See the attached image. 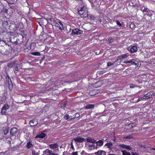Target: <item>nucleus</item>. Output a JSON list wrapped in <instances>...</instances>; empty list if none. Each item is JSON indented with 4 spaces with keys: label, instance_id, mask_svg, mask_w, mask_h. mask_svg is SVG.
Listing matches in <instances>:
<instances>
[{
    "label": "nucleus",
    "instance_id": "nucleus-1",
    "mask_svg": "<svg viewBox=\"0 0 155 155\" xmlns=\"http://www.w3.org/2000/svg\"><path fill=\"white\" fill-rule=\"evenodd\" d=\"M9 106L8 104H6L2 108L1 113L2 115H5L6 113L7 110L9 108Z\"/></svg>",
    "mask_w": 155,
    "mask_h": 155
},
{
    "label": "nucleus",
    "instance_id": "nucleus-2",
    "mask_svg": "<svg viewBox=\"0 0 155 155\" xmlns=\"http://www.w3.org/2000/svg\"><path fill=\"white\" fill-rule=\"evenodd\" d=\"M45 19L47 21L48 23L51 24L52 26L56 22L54 18L51 17H48L47 18H45Z\"/></svg>",
    "mask_w": 155,
    "mask_h": 155
},
{
    "label": "nucleus",
    "instance_id": "nucleus-3",
    "mask_svg": "<svg viewBox=\"0 0 155 155\" xmlns=\"http://www.w3.org/2000/svg\"><path fill=\"white\" fill-rule=\"evenodd\" d=\"M127 50L131 53L136 52L137 50V48L136 45L133 46L131 47H129L127 48Z\"/></svg>",
    "mask_w": 155,
    "mask_h": 155
},
{
    "label": "nucleus",
    "instance_id": "nucleus-4",
    "mask_svg": "<svg viewBox=\"0 0 155 155\" xmlns=\"http://www.w3.org/2000/svg\"><path fill=\"white\" fill-rule=\"evenodd\" d=\"M83 33V31L78 28H75L72 30V33L74 35H80Z\"/></svg>",
    "mask_w": 155,
    "mask_h": 155
},
{
    "label": "nucleus",
    "instance_id": "nucleus-5",
    "mask_svg": "<svg viewBox=\"0 0 155 155\" xmlns=\"http://www.w3.org/2000/svg\"><path fill=\"white\" fill-rule=\"evenodd\" d=\"M8 9H5V7L3 4L2 3V5L0 6V13L3 12L4 13V15H5L6 14H8Z\"/></svg>",
    "mask_w": 155,
    "mask_h": 155
},
{
    "label": "nucleus",
    "instance_id": "nucleus-6",
    "mask_svg": "<svg viewBox=\"0 0 155 155\" xmlns=\"http://www.w3.org/2000/svg\"><path fill=\"white\" fill-rule=\"evenodd\" d=\"M85 139L84 138L81 137L80 136H77L74 139L75 142L81 143L84 141H85Z\"/></svg>",
    "mask_w": 155,
    "mask_h": 155
},
{
    "label": "nucleus",
    "instance_id": "nucleus-7",
    "mask_svg": "<svg viewBox=\"0 0 155 155\" xmlns=\"http://www.w3.org/2000/svg\"><path fill=\"white\" fill-rule=\"evenodd\" d=\"M17 64L15 65V68H14L15 71L14 73H15V71H18L22 68L21 64L19 63V62L17 61V63H16Z\"/></svg>",
    "mask_w": 155,
    "mask_h": 155
},
{
    "label": "nucleus",
    "instance_id": "nucleus-8",
    "mask_svg": "<svg viewBox=\"0 0 155 155\" xmlns=\"http://www.w3.org/2000/svg\"><path fill=\"white\" fill-rule=\"evenodd\" d=\"M118 146L120 147L121 149H126L129 151L131 150L132 149L130 146L125 145L124 144H120Z\"/></svg>",
    "mask_w": 155,
    "mask_h": 155
},
{
    "label": "nucleus",
    "instance_id": "nucleus-9",
    "mask_svg": "<svg viewBox=\"0 0 155 155\" xmlns=\"http://www.w3.org/2000/svg\"><path fill=\"white\" fill-rule=\"evenodd\" d=\"M17 132V129L16 128L13 127L11 130L10 133L12 136H15L16 135Z\"/></svg>",
    "mask_w": 155,
    "mask_h": 155
},
{
    "label": "nucleus",
    "instance_id": "nucleus-10",
    "mask_svg": "<svg viewBox=\"0 0 155 155\" xmlns=\"http://www.w3.org/2000/svg\"><path fill=\"white\" fill-rule=\"evenodd\" d=\"M87 8L86 7L84 6L81 8L80 10H78V13L81 16L82 15L83 13H84L85 11Z\"/></svg>",
    "mask_w": 155,
    "mask_h": 155
},
{
    "label": "nucleus",
    "instance_id": "nucleus-11",
    "mask_svg": "<svg viewBox=\"0 0 155 155\" xmlns=\"http://www.w3.org/2000/svg\"><path fill=\"white\" fill-rule=\"evenodd\" d=\"M38 124V120L35 119L31 120L30 122V124L31 127H34L37 125Z\"/></svg>",
    "mask_w": 155,
    "mask_h": 155
},
{
    "label": "nucleus",
    "instance_id": "nucleus-12",
    "mask_svg": "<svg viewBox=\"0 0 155 155\" xmlns=\"http://www.w3.org/2000/svg\"><path fill=\"white\" fill-rule=\"evenodd\" d=\"M152 95L151 94L150 92H148L147 94L145 95L143 97V99H145V100H147L150 98L152 97Z\"/></svg>",
    "mask_w": 155,
    "mask_h": 155
},
{
    "label": "nucleus",
    "instance_id": "nucleus-13",
    "mask_svg": "<svg viewBox=\"0 0 155 155\" xmlns=\"http://www.w3.org/2000/svg\"><path fill=\"white\" fill-rule=\"evenodd\" d=\"M45 136H35V138L36 140L40 142H43L45 140L44 137Z\"/></svg>",
    "mask_w": 155,
    "mask_h": 155
},
{
    "label": "nucleus",
    "instance_id": "nucleus-14",
    "mask_svg": "<svg viewBox=\"0 0 155 155\" xmlns=\"http://www.w3.org/2000/svg\"><path fill=\"white\" fill-rule=\"evenodd\" d=\"M23 37L21 35H20L17 38L16 42L17 44H19L21 43L22 41V38Z\"/></svg>",
    "mask_w": 155,
    "mask_h": 155
},
{
    "label": "nucleus",
    "instance_id": "nucleus-15",
    "mask_svg": "<svg viewBox=\"0 0 155 155\" xmlns=\"http://www.w3.org/2000/svg\"><path fill=\"white\" fill-rule=\"evenodd\" d=\"M16 63H17V61L11 62L8 64V66L9 68L15 67V65H16V64H17Z\"/></svg>",
    "mask_w": 155,
    "mask_h": 155
},
{
    "label": "nucleus",
    "instance_id": "nucleus-16",
    "mask_svg": "<svg viewBox=\"0 0 155 155\" xmlns=\"http://www.w3.org/2000/svg\"><path fill=\"white\" fill-rule=\"evenodd\" d=\"M7 47V45L5 44L3 46H0V53L2 54L5 51V48Z\"/></svg>",
    "mask_w": 155,
    "mask_h": 155
},
{
    "label": "nucleus",
    "instance_id": "nucleus-17",
    "mask_svg": "<svg viewBox=\"0 0 155 155\" xmlns=\"http://www.w3.org/2000/svg\"><path fill=\"white\" fill-rule=\"evenodd\" d=\"M50 131L49 130L46 129L43 132H40V134H38L36 136H46L48 134H47L48 133H49Z\"/></svg>",
    "mask_w": 155,
    "mask_h": 155
},
{
    "label": "nucleus",
    "instance_id": "nucleus-18",
    "mask_svg": "<svg viewBox=\"0 0 155 155\" xmlns=\"http://www.w3.org/2000/svg\"><path fill=\"white\" fill-rule=\"evenodd\" d=\"M43 154H48L49 155H58L57 154H55L52 153L51 151L48 149H46L44 151H43Z\"/></svg>",
    "mask_w": 155,
    "mask_h": 155
},
{
    "label": "nucleus",
    "instance_id": "nucleus-19",
    "mask_svg": "<svg viewBox=\"0 0 155 155\" xmlns=\"http://www.w3.org/2000/svg\"><path fill=\"white\" fill-rule=\"evenodd\" d=\"M103 140H99L97 141L96 140L95 143L96 144L97 146L100 147L103 145Z\"/></svg>",
    "mask_w": 155,
    "mask_h": 155
},
{
    "label": "nucleus",
    "instance_id": "nucleus-20",
    "mask_svg": "<svg viewBox=\"0 0 155 155\" xmlns=\"http://www.w3.org/2000/svg\"><path fill=\"white\" fill-rule=\"evenodd\" d=\"M94 153L95 155H106V152L103 150H98Z\"/></svg>",
    "mask_w": 155,
    "mask_h": 155
},
{
    "label": "nucleus",
    "instance_id": "nucleus-21",
    "mask_svg": "<svg viewBox=\"0 0 155 155\" xmlns=\"http://www.w3.org/2000/svg\"><path fill=\"white\" fill-rule=\"evenodd\" d=\"M87 142H91L93 143H94L96 142V140H94L92 138L88 137L86 140Z\"/></svg>",
    "mask_w": 155,
    "mask_h": 155
},
{
    "label": "nucleus",
    "instance_id": "nucleus-22",
    "mask_svg": "<svg viewBox=\"0 0 155 155\" xmlns=\"http://www.w3.org/2000/svg\"><path fill=\"white\" fill-rule=\"evenodd\" d=\"M105 146H106L107 148L110 150H112L113 148V144L111 143H106Z\"/></svg>",
    "mask_w": 155,
    "mask_h": 155
},
{
    "label": "nucleus",
    "instance_id": "nucleus-23",
    "mask_svg": "<svg viewBox=\"0 0 155 155\" xmlns=\"http://www.w3.org/2000/svg\"><path fill=\"white\" fill-rule=\"evenodd\" d=\"M53 25H54L56 27H58L59 29L61 30H63L64 29V27H61V26L60 25V24L56 22V21L55 23Z\"/></svg>",
    "mask_w": 155,
    "mask_h": 155
},
{
    "label": "nucleus",
    "instance_id": "nucleus-24",
    "mask_svg": "<svg viewBox=\"0 0 155 155\" xmlns=\"http://www.w3.org/2000/svg\"><path fill=\"white\" fill-rule=\"evenodd\" d=\"M49 146L50 147H51V149H54L57 148L58 147V145L57 144V143H54L50 144Z\"/></svg>",
    "mask_w": 155,
    "mask_h": 155
},
{
    "label": "nucleus",
    "instance_id": "nucleus-25",
    "mask_svg": "<svg viewBox=\"0 0 155 155\" xmlns=\"http://www.w3.org/2000/svg\"><path fill=\"white\" fill-rule=\"evenodd\" d=\"M94 107V105L93 104H89L87 105L85 107L86 109H92Z\"/></svg>",
    "mask_w": 155,
    "mask_h": 155
},
{
    "label": "nucleus",
    "instance_id": "nucleus-26",
    "mask_svg": "<svg viewBox=\"0 0 155 155\" xmlns=\"http://www.w3.org/2000/svg\"><path fill=\"white\" fill-rule=\"evenodd\" d=\"M88 11H87V9L85 11L84 13L81 16L82 17H87L88 16Z\"/></svg>",
    "mask_w": 155,
    "mask_h": 155
},
{
    "label": "nucleus",
    "instance_id": "nucleus-27",
    "mask_svg": "<svg viewBox=\"0 0 155 155\" xmlns=\"http://www.w3.org/2000/svg\"><path fill=\"white\" fill-rule=\"evenodd\" d=\"M33 146V145L31 142L29 140V142H28L26 145V147L27 149H29L31 147Z\"/></svg>",
    "mask_w": 155,
    "mask_h": 155
},
{
    "label": "nucleus",
    "instance_id": "nucleus-28",
    "mask_svg": "<svg viewBox=\"0 0 155 155\" xmlns=\"http://www.w3.org/2000/svg\"><path fill=\"white\" fill-rule=\"evenodd\" d=\"M10 53L11 51L10 49H9V50L5 49V51L2 54L4 55H8L10 54Z\"/></svg>",
    "mask_w": 155,
    "mask_h": 155
},
{
    "label": "nucleus",
    "instance_id": "nucleus-29",
    "mask_svg": "<svg viewBox=\"0 0 155 155\" xmlns=\"http://www.w3.org/2000/svg\"><path fill=\"white\" fill-rule=\"evenodd\" d=\"M9 130V128L8 127L4 128L3 129L4 134L5 135L7 134L8 133Z\"/></svg>",
    "mask_w": 155,
    "mask_h": 155
},
{
    "label": "nucleus",
    "instance_id": "nucleus-30",
    "mask_svg": "<svg viewBox=\"0 0 155 155\" xmlns=\"http://www.w3.org/2000/svg\"><path fill=\"white\" fill-rule=\"evenodd\" d=\"M121 152L122 153V155H131L130 153L127 152L126 150H122Z\"/></svg>",
    "mask_w": 155,
    "mask_h": 155
},
{
    "label": "nucleus",
    "instance_id": "nucleus-31",
    "mask_svg": "<svg viewBox=\"0 0 155 155\" xmlns=\"http://www.w3.org/2000/svg\"><path fill=\"white\" fill-rule=\"evenodd\" d=\"M142 12L144 14H146L147 13H149L150 12L149 9L147 8H145L143 10Z\"/></svg>",
    "mask_w": 155,
    "mask_h": 155
},
{
    "label": "nucleus",
    "instance_id": "nucleus-32",
    "mask_svg": "<svg viewBox=\"0 0 155 155\" xmlns=\"http://www.w3.org/2000/svg\"><path fill=\"white\" fill-rule=\"evenodd\" d=\"M6 81L8 84V83H10L12 82V81L10 78V77L8 75L6 77Z\"/></svg>",
    "mask_w": 155,
    "mask_h": 155
},
{
    "label": "nucleus",
    "instance_id": "nucleus-33",
    "mask_svg": "<svg viewBox=\"0 0 155 155\" xmlns=\"http://www.w3.org/2000/svg\"><path fill=\"white\" fill-rule=\"evenodd\" d=\"M6 98L5 96L3 95L2 96L0 101V103L2 104L3 102H4L6 99Z\"/></svg>",
    "mask_w": 155,
    "mask_h": 155
},
{
    "label": "nucleus",
    "instance_id": "nucleus-34",
    "mask_svg": "<svg viewBox=\"0 0 155 155\" xmlns=\"http://www.w3.org/2000/svg\"><path fill=\"white\" fill-rule=\"evenodd\" d=\"M31 54L36 56H39L41 55L40 54L39 52H33L31 53Z\"/></svg>",
    "mask_w": 155,
    "mask_h": 155
},
{
    "label": "nucleus",
    "instance_id": "nucleus-35",
    "mask_svg": "<svg viewBox=\"0 0 155 155\" xmlns=\"http://www.w3.org/2000/svg\"><path fill=\"white\" fill-rule=\"evenodd\" d=\"M127 63H130L132 65H137V64L138 63H136L134 62V60H132L131 61H128Z\"/></svg>",
    "mask_w": 155,
    "mask_h": 155
},
{
    "label": "nucleus",
    "instance_id": "nucleus-36",
    "mask_svg": "<svg viewBox=\"0 0 155 155\" xmlns=\"http://www.w3.org/2000/svg\"><path fill=\"white\" fill-rule=\"evenodd\" d=\"M88 18L90 19L91 20H94L95 19V17L92 15H88L87 17Z\"/></svg>",
    "mask_w": 155,
    "mask_h": 155
},
{
    "label": "nucleus",
    "instance_id": "nucleus-37",
    "mask_svg": "<svg viewBox=\"0 0 155 155\" xmlns=\"http://www.w3.org/2000/svg\"><path fill=\"white\" fill-rule=\"evenodd\" d=\"M8 85L9 89L10 90H11L12 89L13 87L12 82L8 84Z\"/></svg>",
    "mask_w": 155,
    "mask_h": 155
},
{
    "label": "nucleus",
    "instance_id": "nucleus-38",
    "mask_svg": "<svg viewBox=\"0 0 155 155\" xmlns=\"http://www.w3.org/2000/svg\"><path fill=\"white\" fill-rule=\"evenodd\" d=\"M95 91V90H91L90 91L89 94L91 95H95L96 94Z\"/></svg>",
    "mask_w": 155,
    "mask_h": 155
},
{
    "label": "nucleus",
    "instance_id": "nucleus-39",
    "mask_svg": "<svg viewBox=\"0 0 155 155\" xmlns=\"http://www.w3.org/2000/svg\"><path fill=\"white\" fill-rule=\"evenodd\" d=\"M115 22L117 25L120 27L122 26V25L118 20H115Z\"/></svg>",
    "mask_w": 155,
    "mask_h": 155
},
{
    "label": "nucleus",
    "instance_id": "nucleus-40",
    "mask_svg": "<svg viewBox=\"0 0 155 155\" xmlns=\"http://www.w3.org/2000/svg\"><path fill=\"white\" fill-rule=\"evenodd\" d=\"M130 27L132 29H134L135 28V26L134 23H132L130 25Z\"/></svg>",
    "mask_w": 155,
    "mask_h": 155
},
{
    "label": "nucleus",
    "instance_id": "nucleus-41",
    "mask_svg": "<svg viewBox=\"0 0 155 155\" xmlns=\"http://www.w3.org/2000/svg\"><path fill=\"white\" fill-rule=\"evenodd\" d=\"M108 41L109 42V43L110 44L112 43L113 41V39L111 37H110L108 38Z\"/></svg>",
    "mask_w": 155,
    "mask_h": 155
},
{
    "label": "nucleus",
    "instance_id": "nucleus-42",
    "mask_svg": "<svg viewBox=\"0 0 155 155\" xmlns=\"http://www.w3.org/2000/svg\"><path fill=\"white\" fill-rule=\"evenodd\" d=\"M81 155H89V154L85 152L84 150H83L81 153Z\"/></svg>",
    "mask_w": 155,
    "mask_h": 155
},
{
    "label": "nucleus",
    "instance_id": "nucleus-43",
    "mask_svg": "<svg viewBox=\"0 0 155 155\" xmlns=\"http://www.w3.org/2000/svg\"><path fill=\"white\" fill-rule=\"evenodd\" d=\"M64 118L66 120H68L70 118V116L68 114H67L64 117Z\"/></svg>",
    "mask_w": 155,
    "mask_h": 155
},
{
    "label": "nucleus",
    "instance_id": "nucleus-44",
    "mask_svg": "<svg viewBox=\"0 0 155 155\" xmlns=\"http://www.w3.org/2000/svg\"><path fill=\"white\" fill-rule=\"evenodd\" d=\"M134 138L133 137V136H126L124 137V139H130L131 138Z\"/></svg>",
    "mask_w": 155,
    "mask_h": 155
},
{
    "label": "nucleus",
    "instance_id": "nucleus-45",
    "mask_svg": "<svg viewBox=\"0 0 155 155\" xmlns=\"http://www.w3.org/2000/svg\"><path fill=\"white\" fill-rule=\"evenodd\" d=\"M8 139H10V137H8L6 140V141H7V143H8L10 144L11 143V140H8Z\"/></svg>",
    "mask_w": 155,
    "mask_h": 155
},
{
    "label": "nucleus",
    "instance_id": "nucleus-46",
    "mask_svg": "<svg viewBox=\"0 0 155 155\" xmlns=\"http://www.w3.org/2000/svg\"><path fill=\"white\" fill-rule=\"evenodd\" d=\"M129 126L130 128H132L134 127L135 126V124H134L133 123L129 124Z\"/></svg>",
    "mask_w": 155,
    "mask_h": 155
},
{
    "label": "nucleus",
    "instance_id": "nucleus-47",
    "mask_svg": "<svg viewBox=\"0 0 155 155\" xmlns=\"http://www.w3.org/2000/svg\"><path fill=\"white\" fill-rule=\"evenodd\" d=\"M3 25H5V26L8 25V23L7 21H4L3 22Z\"/></svg>",
    "mask_w": 155,
    "mask_h": 155
},
{
    "label": "nucleus",
    "instance_id": "nucleus-48",
    "mask_svg": "<svg viewBox=\"0 0 155 155\" xmlns=\"http://www.w3.org/2000/svg\"><path fill=\"white\" fill-rule=\"evenodd\" d=\"M114 63H112L110 62H108L107 64V66H109L111 65H113L114 64Z\"/></svg>",
    "mask_w": 155,
    "mask_h": 155
},
{
    "label": "nucleus",
    "instance_id": "nucleus-49",
    "mask_svg": "<svg viewBox=\"0 0 155 155\" xmlns=\"http://www.w3.org/2000/svg\"><path fill=\"white\" fill-rule=\"evenodd\" d=\"M115 28V27H110L107 28V29L109 30H110L111 29H114Z\"/></svg>",
    "mask_w": 155,
    "mask_h": 155
},
{
    "label": "nucleus",
    "instance_id": "nucleus-50",
    "mask_svg": "<svg viewBox=\"0 0 155 155\" xmlns=\"http://www.w3.org/2000/svg\"><path fill=\"white\" fill-rule=\"evenodd\" d=\"M122 58H125L127 57V55L125 54H124L121 55Z\"/></svg>",
    "mask_w": 155,
    "mask_h": 155
},
{
    "label": "nucleus",
    "instance_id": "nucleus-51",
    "mask_svg": "<svg viewBox=\"0 0 155 155\" xmlns=\"http://www.w3.org/2000/svg\"><path fill=\"white\" fill-rule=\"evenodd\" d=\"M80 116L79 114L78 113L76 114L75 116V117L78 118Z\"/></svg>",
    "mask_w": 155,
    "mask_h": 155
},
{
    "label": "nucleus",
    "instance_id": "nucleus-52",
    "mask_svg": "<svg viewBox=\"0 0 155 155\" xmlns=\"http://www.w3.org/2000/svg\"><path fill=\"white\" fill-rule=\"evenodd\" d=\"M58 22L59 24L61 26V27H64L63 24L61 21H58Z\"/></svg>",
    "mask_w": 155,
    "mask_h": 155
},
{
    "label": "nucleus",
    "instance_id": "nucleus-53",
    "mask_svg": "<svg viewBox=\"0 0 155 155\" xmlns=\"http://www.w3.org/2000/svg\"><path fill=\"white\" fill-rule=\"evenodd\" d=\"M89 147H93V148H94L95 147V145L94 144H91L89 145Z\"/></svg>",
    "mask_w": 155,
    "mask_h": 155
},
{
    "label": "nucleus",
    "instance_id": "nucleus-54",
    "mask_svg": "<svg viewBox=\"0 0 155 155\" xmlns=\"http://www.w3.org/2000/svg\"><path fill=\"white\" fill-rule=\"evenodd\" d=\"M32 155H38L37 153H35V151H32Z\"/></svg>",
    "mask_w": 155,
    "mask_h": 155
},
{
    "label": "nucleus",
    "instance_id": "nucleus-55",
    "mask_svg": "<svg viewBox=\"0 0 155 155\" xmlns=\"http://www.w3.org/2000/svg\"><path fill=\"white\" fill-rule=\"evenodd\" d=\"M101 82L100 81H98L97 83H95L94 84V85L95 86H96V85H97V84H100Z\"/></svg>",
    "mask_w": 155,
    "mask_h": 155
},
{
    "label": "nucleus",
    "instance_id": "nucleus-56",
    "mask_svg": "<svg viewBox=\"0 0 155 155\" xmlns=\"http://www.w3.org/2000/svg\"><path fill=\"white\" fill-rule=\"evenodd\" d=\"M130 87L131 88H133L135 87V85L133 84L130 85Z\"/></svg>",
    "mask_w": 155,
    "mask_h": 155
},
{
    "label": "nucleus",
    "instance_id": "nucleus-57",
    "mask_svg": "<svg viewBox=\"0 0 155 155\" xmlns=\"http://www.w3.org/2000/svg\"><path fill=\"white\" fill-rule=\"evenodd\" d=\"M122 59H123V58H122L121 55L120 56H119L118 57V60H120Z\"/></svg>",
    "mask_w": 155,
    "mask_h": 155
},
{
    "label": "nucleus",
    "instance_id": "nucleus-58",
    "mask_svg": "<svg viewBox=\"0 0 155 155\" xmlns=\"http://www.w3.org/2000/svg\"><path fill=\"white\" fill-rule=\"evenodd\" d=\"M73 155H78L77 152H74L72 153Z\"/></svg>",
    "mask_w": 155,
    "mask_h": 155
},
{
    "label": "nucleus",
    "instance_id": "nucleus-59",
    "mask_svg": "<svg viewBox=\"0 0 155 155\" xmlns=\"http://www.w3.org/2000/svg\"><path fill=\"white\" fill-rule=\"evenodd\" d=\"M30 48H26V49L25 48V51H28L29 49Z\"/></svg>",
    "mask_w": 155,
    "mask_h": 155
},
{
    "label": "nucleus",
    "instance_id": "nucleus-60",
    "mask_svg": "<svg viewBox=\"0 0 155 155\" xmlns=\"http://www.w3.org/2000/svg\"><path fill=\"white\" fill-rule=\"evenodd\" d=\"M0 155H6L5 153H3V152H0Z\"/></svg>",
    "mask_w": 155,
    "mask_h": 155
},
{
    "label": "nucleus",
    "instance_id": "nucleus-61",
    "mask_svg": "<svg viewBox=\"0 0 155 155\" xmlns=\"http://www.w3.org/2000/svg\"><path fill=\"white\" fill-rule=\"evenodd\" d=\"M143 97H141V98H139L137 101V102H139V101H141L142 99H143Z\"/></svg>",
    "mask_w": 155,
    "mask_h": 155
},
{
    "label": "nucleus",
    "instance_id": "nucleus-62",
    "mask_svg": "<svg viewBox=\"0 0 155 155\" xmlns=\"http://www.w3.org/2000/svg\"><path fill=\"white\" fill-rule=\"evenodd\" d=\"M132 155H137V154L136 153H134L132 152Z\"/></svg>",
    "mask_w": 155,
    "mask_h": 155
},
{
    "label": "nucleus",
    "instance_id": "nucleus-63",
    "mask_svg": "<svg viewBox=\"0 0 155 155\" xmlns=\"http://www.w3.org/2000/svg\"><path fill=\"white\" fill-rule=\"evenodd\" d=\"M139 147H144L145 148V147H144V145H139Z\"/></svg>",
    "mask_w": 155,
    "mask_h": 155
},
{
    "label": "nucleus",
    "instance_id": "nucleus-64",
    "mask_svg": "<svg viewBox=\"0 0 155 155\" xmlns=\"http://www.w3.org/2000/svg\"><path fill=\"white\" fill-rule=\"evenodd\" d=\"M104 72H105L104 71H101L100 74H103Z\"/></svg>",
    "mask_w": 155,
    "mask_h": 155
}]
</instances>
